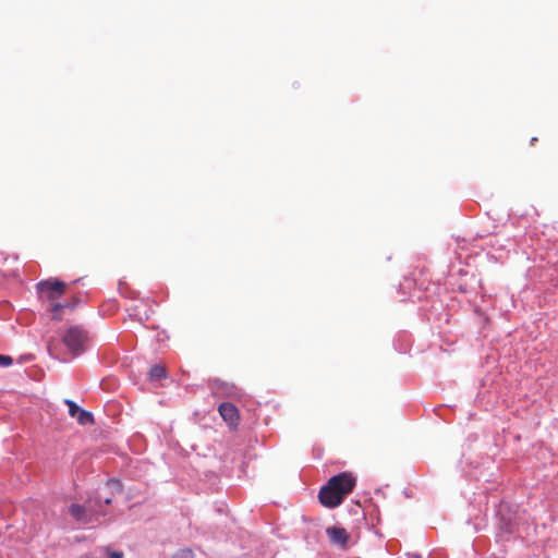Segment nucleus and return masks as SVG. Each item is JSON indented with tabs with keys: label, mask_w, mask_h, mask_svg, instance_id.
Listing matches in <instances>:
<instances>
[{
	"label": "nucleus",
	"mask_w": 558,
	"mask_h": 558,
	"mask_svg": "<svg viewBox=\"0 0 558 558\" xmlns=\"http://www.w3.org/2000/svg\"><path fill=\"white\" fill-rule=\"evenodd\" d=\"M355 485L356 480L352 473L342 472L328 480L327 484L320 488L318 499L324 507L336 508L347 495L352 493Z\"/></svg>",
	"instance_id": "nucleus-1"
},
{
	"label": "nucleus",
	"mask_w": 558,
	"mask_h": 558,
	"mask_svg": "<svg viewBox=\"0 0 558 558\" xmlns=\"http://www.w3.org/2000/svg\"><path fill=\"white\" fill-rule=\"evenodd\" d=\"M88 340L87 331L81 326L70 327L62 337V342L74 356L87 349Z\"/></svg>",
	"instance_id": "nucleus-2"
},
{
	"label": "nucleus",
	"mask_w": 558,
	"mask_h": 558,
	"mask_svg": "<svg viewBox=\"0 0 558 558\" xmlns=\"http://www.w3.org/2000/svg\"><path fill=\"white\" fill-rule=\"evenodd\" d=\"M65 283L58 279H48L37 283V291L41 298L53 301L62 296L65 292Z\"/></svg>",
	"instance_id": "nucleus-3"
},
{
	"label": "nucleus",
	"mask_w": 558,
	"mask_h": 558,
	"mask_svg": "<svg viewBox=\"0 0 558 558\" xmlns=\"http://www.w3.org/2000/svg\"><path fill=\"white\" fill-rule=\"evenodd\" d=\"M218 412L223 421L233 429H235L240 423V415L238 408L230 402H222L218 407Z\"/></svg>",
	"instance_id": "nucleus-4"
},
{
	"label": "nucleus",
	"mask_w": 558,
	"mask_h": 558,
	"mask_svg": "<svg viewBox=\"0 0 558 558\" xmlns=\"http://www.w3.org/2000/svg\"><path fill=\"white\" fill-rule=\"evenodd\" d=\"M122 492V485L120 481L116 478H110L106 482L105 486L99 488L97 498L99 501L109 505L111 504V496L114 495V493H121Z\"/></svg>",
	"instance_id": "nucleus-5"
},
{
	"label": "nucleus",
	"mask_w": 558,
	"mask_h": 558,
	"mask_svg": "<svg viewBox=\"0 0 558 558\" xmlns=\"http://www.w3.org/2000/svg\"><path fill=\"white\" fill-rule=\"evenodd\" d=\"M326 534L333 544L341 547H345L348 545L349 534L345 529L337 526L328 527L326 530Z\"/></svg>",
	"instance_id": "nucleus-6"
},
{
	"label": "nucleus",
	"mask_w": 558,
	"mask_h": 558,
	"mask_svg": "<svg viewBox=\"0 0 558 558\" xmlns=\"http://www.w3.org/2000/svg\"><path fill=\"white\" fill-rule=\"evenodd\" d=\"M69 511L77 521L87 522L86 510L83 506L73 504L70 506Z\"/></svg>",
	"instance_id": "nucleus-7"
},
{
	"label": "nucleus",
	"mask_w": 558,
	"mask_h": 558,
	"mask_svg": "<svg viewBox=\"0 0 558 558\" xmlns=\"http://www.w3.org/2000/svg\"><path fill=\"white\" fill-rule=\"evenodd\" d=\"M77 423L81 425H88L94 423V416L90 412L81 410L76 416Z\"/></svg>",
	"instance_id": "nucleus-8"
},
{
	"label": "nucleus",
	"mask_w": 558,
	"mask_h": 558,
	"mask_svg": "<svg viewBox=\"0 0 558 558\" xmlns=\"http://www.w3.org/2000/svg\"><path fill=\"white\" fill-rule=\"evenodd\" d=\"M150 378L160 379L166 377V368L162 365H154L149 371Z\"/></svg>",
	"instance_id": "nucleus-9"
},
{
	"label": "nucleus",
	"mask_w": 558,
	"mask_h": 558,
	"mask_svg": "<svg viewBox=\"0 0 558 558\" xmlns=\"http://www.w3.org/2000/svg\"><path fill=\"white\" fill-rule=\"evenodd\" d=\"M64 402L69 407L70 416L76 417L82 409L72 400L66 399Z\"/></svg>",
	"instance_id": "nucleus-10"
},
{
	"label": "nucleus",
	"mask_w": 558,
	"mask_h": 558,
	"mask_svg": "<svg viewBox=\"0 0 558 558\" xmlns=\"http://www.w3.org/2000/svg\"><path fill=\"white\" fill-rule=\"evenodd\" d=\"M12 363H13V360L11 356L0 354V366L7 367V366H10Z\"/></svg>",
	"instance_id": "nucleus-11"
},
{
	"label": "nucleus",
	"mask_w": 558,
	"mask_h": 558,
	"mask_svg": "<svg viewBox=\"0 0 558 558\" xmlns=\"http://www.w3.org/2000/svg\"><path fill=\"white\" fill-rule=\"evenodd\" d=\"M62 307H63V305H62V304H60V303H54V304H52V306H51V312L53 313V316H52V318H53V319H60V317H59V316H57V313H58Z\"/></svg>",
	"instance_id": "nucleus-12"
},
{
	"label": "nucleus",
	"mask_w": 558,
	"mask_h": 558,
	"mask_svg": "<svg viewBox=\"0 0 558 558\" xmlns=\"http://www.w3.org/2000/svg\"><path fill=\"white\" fill-rule=\"evenodd\" d=\"M536 141H537V138H536V137H533V138L531 140L532 145H533L534 143H536Z\"/></svg>",
	"instance_id": "nucleus-13"
}]
</instances>
